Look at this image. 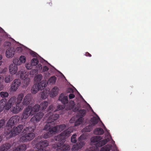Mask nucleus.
Segmentation results:
<instances>
[{"label":"nucleus","mask_w":151,"mask_h":151,"mask_svg":"<svg viewBox=\"0 0 151 151\" xmlns=\"http://www.w3.org/2000/svg\"><path fill=\"white\" fill-rule=\"evenodd\" d=\"M20 117L18 116H14L12 117L8 121L5 129V133L7 134H10L11 137L19 135L21 132L23 128V125H19L17 127L12 129V127L16 123H18Z\"/></svg>","instance_id":"nucleus-1"},{"label":"nucleus","mask_w":151,"mask_h":151,"mask_svg":"<svg viewBox=\"0 0 151 151\" xmlns=\"http://www.w3.org/2000/svg\"><path fill=\"white\" fill-rule=\"evenodd\" d=\"M72 131V130L69 128L58 135L55 139L56 140L59 142L58 144H54L53 145V147L57 151H64L70 150L69 145L64 144L63 142L65 141V137H68Z\"/></svg>","instance_id":"nucleus-2"},{"label":"nucleus","mask_w":151,"mask_h":151,"mask_svg":"<svg viewBox=\"0 0 151 151\" xmlns=\"http://www.w3.org/2000/svg\"><path fill=\"white\" fill-rule=\"evenodd\" d=\"M56 110H54L53 105H51L49 106L47 112V113L46 114V117H48V119L47 120V124L45 125L44 130L47 131H54V127L50 125V124H53L52 123L57 120L59 117V116L58 114H53V112L56 111Z\"/></svg>","instance_id":"nucleus-3"},{"label":"nucleus","mask_w":151,"mask_h":151,"mask_svg":"<svg viewBox=\"0 0 151 151\" xmlns=\"http://www.w3.org/2000/svg\"><path fill=\"white\" fill-rule=\"evenodd\" d=\"M35 129V126L28 127L23 129L21 134L24 135L20 138V141L23 142L30 141L35 137V134L33 132Z\"/></svg>","instance_id":"nucleus-4"},{"label":"nucleus","mask_w":151,"mask_h":151,"mask_svg":"<svg viewBox=\"0 0 151 151\" xmlns=\"http://www.w3.org/2000/svg\"><path fill=\"white\" fill-rule=\"evenodd\" d=\"M107 136H108V138L101 140L102 139V138L100 136L93 137L91 139V141L92 142H97L95 146L98 147H101L106 145L107 142L109 141V137L111 138V135L109 134Z\"/></svg>","instance_id":"nucleus-5"},{"label":"nucleus","mask_w":151,"mask_h":151,"mask_svg":"<svg viewBox=\"0 0 151 151\" xmlns=\"http://www.w3.org/2000/svg\"><path fill=\"white\" fill-rule=\"evenodd\" d=\"M46 81H42L40 83L35 84L32 87L31 89L32 94L36 93L39 90H42L46 86Z\"/></svg>","instance_id":"nucleus-6"},{"label":"nucleus","mask_w":151,"mask_h":151,"mask_svg":"<svg viewBox=\"0 0 151 151\" xmlns=\"http://www.w3.org/2000/svg\"><path fill=\"white\" fill-rule=\"evenodd\" d=\"M24 96V94L22 93H21L18 95L16 102V107H14L13 110V112L14 113H18L23 109V107L21 105V103Z\"/></svg>","instance_id":"nucleus-7"},{"label":"nucleus","mask_w":151,"mask_h":151,"mask_svg":"<svg viewBox=\"0 0 151 151\" xmlns=\"http://www.w3.org/2000/svg\"><path fill=\"white\" fill-rule=\"evenodd\" d=\"M86 138L84 134H82L78 138V142L73 146L72 150H77L81 148L85 144V142L83 141Z\"/></svg>","instance_id":"nucleus-8"},{"label":"nucleus","mask_w":151,"mask_h":151,"mask_svg":"<svg viewBox=\"0 0 151 151\" xmlns=\"http://www.w3.org/2000/svg\"><path fill=\"white\" fill-rule=\"evenodd\" d=\"M32 96L31 94H27L24 97L22 101V104L24 105L29 106L32 103Z\"/></svg>","instance_id":"nucleus-9"},{"label":"nucleus","mask_w":151,"mask_h":151,"mask_svg":"<svg viewBox=\"0 0 151 151\" xmlns=\"http://www.w3.org/2000/svg\"><path fill=\"white\" fill-rule=\"evenodd\" d=\"M43 115L44 114L43 113L41 112L38 113L31 119L30 121L31 122L35 124L40 122Z\"/></svg>","instance_id":"nucleus-10"},{"label":"nucleus","mask_w":151,"mask_h":151,"mask_svg":"<svg viewBox=\"0 0 151 151\" xmlns=\"http://www.w3.org/2000/svg\"><path fill=\"white\" fill-rule=\"evenodd\" d=\"M21 81L19 79H15L13 81L11 86V89L12 91L15 92L20 86Z\"/></svg>","instance_id":"nucleus-11"},{"label":"nucleus","mask_w":151,"mask_h":151,"mask_svg":"<svg viewBox=\"0 0 151 151\" xmlns=\"http://www.w3.org/2000/svg\"><path fill=\"white\" fill-rule=\"evenodd\" d=\"M30 115H33L31 111V109L29 107L26 108L24 110L21 116L22 119H27Z\"/></svg>","instance_id":"nucleus-12"},{"label":"nucleus","mask_w":151,"mask_h":151,"mask_svg":"<svg viewBox=\"0 0 151 151\" xmlns=\"http://www.w3.org/2000/svg\"><path fill=\"white\" fill-rule=\"evenodd\" d=\"M49 145L48 141L47 140H41L38 142L35 145V147L37 149L41 148L44 149Z\"/></svg>","instance_id":"nucleus-13"},{"label":"nucleus","mask_w":151,"mask_h":151,"mask_svg":"<svg viewBox=\"0 0 151 151\" xmlns=\"http://www.w3.org/2000/svg\"><path fill=\"white\" fill-rule=\"evenodd\" d=\"M15 54V50L13 47H10L5 52V55L8 58H12Z\"/></svg>","instance_id":"nucleus-14"},{"label":"nucleus","mask_w":151,"mask_h":151,"mask_svg":"<svg viewBox=\"0 0 151 151\" xmlns=\"http://www.w3.org/2000/svg\"><path fill=\"white\" fill-rule=\"evenodd\" d=\"M4 101V99L1 100V112L5 108L6 110H9L11 108V106L12 105L11 104H9L8 102L6 105L7 100L5 99L4 102V103L3 104V102Z\"/></svg>","instance_id":"nucleus-15"},{"label":"nucleus","mask_w":151,"mask_h":151,"mask_svg":"<svg viewBox=\"0 0 151 151\" xmlns=\"http://www.w3.org/2000/svg\"><path fill=\"white\" fill-rule=\"evenodd\" d=\"M66 127L65 124H62L54 127V131L55 133L59 132L64 130Z\"/></svg>","instance_id":"nucleus-16"},{"label":"nucleus","mask_w":151,"mask_h":151,"mask_svg":"<svg viewBox=\"0 0 151 151\" xmlns=\"http://www.w3.org/2000/svg\"><path fill=\"white\" fill-rule=\"evenodd\" d=\"M19 75H20V77L21 79L24 80V83L26 82L25 85L26 86H28L29 83L30 82V79L29 78H26L24 76V74L22 71H20L18 72Z\"/></svg>","instance_id":"nucleus-17"},{"label":"nucleus","mask_w":151,"mask_h":151,"mask_svg":"<svg viewBox=\"0 0 151 151\" xmlns=\"http://www.w3.org/2000/svg\"><path fill=\"white\" fill-rule=\"evenodd\" d=\"M17 67L16 65L11 64L9 68V72L12 75L15 74L17 71Z\"/></svg>","instance_id":"nucleus-18"},{"label":"nucleus","mask_w":151,"mask_h":151,"mask_svg":"<svg viewBox=\"0 0 151 151\" xmlns=\"http://www.w3.org/2000/svg\"><path fill=\"white\" fill-rule=\"evenodd\" d=\"M75 118L72 117L70 120V122L71 123H73L74 122L75 126H76L80 125L82 122V117H80L76 121H75L74 120Z\"/></svg>","instance_id":"nucleus-19"},{"label":"nucleus","mask_w":151,"mask_h":151,"mask_svg":"<svg viewBox=\"0 0 151 151\" xmlns=\"http://www.w3.org/2000/svg\"><path fill=\"white\" fill-rule=\"evenodd\" d=\"M58 100L61 101L62 103L64 104H67L68 102L67 96H64L62 94L60 95L58 98Z\"/></svg>","instance_id":"nucleus-20"},{"label":"nucleus","mask_w":151,"mask_h":151,"mask_svg":"<svg viewBox=\"0 0 151 151\" xmlns=\"http://www.w3.org/2000/svg\"><path fill=\"white\" fill-rule=\"evenodd\" d=\"M59 91V89L56 86L54 87L51 90L50 92L51 97L55 96L58 94Z\"/></svg>","instance_id":"nucleus-21"},{"label":"nucleus","mask_w":151,"mask_h":151,"mask_svg":"<svg viewBox=\"0 0 151 151\" xmlns=\"http://www.w3.org/2000/svg\"><path fill=\"white\" fill-rule=\"evenodd\" d=\"M29 108L31 109V111L33 115L36 112L39 111L40 109V110L39 105L38 104H36L34 106L30 107Z\"/></svg>","instance_id":"nucleus-22"},{"label":"nucleus","mask_w":151,"mask_h":151,"mask_svg":"<svg viewBox=\"0 0 151 151\" xmlns=\"http://www.w3.org/2000/svg\"><path fill=\"white\" fill-rule=\"evenodd\" d=\"M75 102L71 100L69 101L68 105L69 106V109H72L74 111H77L78 110V108L76 107L75 108Z\"/></svg>","instance_id":"nucleus-23"},{"label":"nucleus","mask_w":151,"mask_h":151,"mask_svg":"<svg viewBox=\"0 0 151 151\" xmlns=\"http://www.w3.org/2000/svg\"><path fill=\"white\" fill-rule=\"evenodd\" d=\"M1 79L3 80H4L6 83H9L12 80V76L10 75L6 76L5 78L1 75Z\"/></svg>","instance_id":"nucleus-24"},{"label":"nucleus","mask_w":151,"mask_h":151,"mask_svg":"<svg viewBox=\"0 0 151 151\" xmlns=\"http://www.w3.org/2000/svg\"><path fill=\"white\" fill-rule=\"evenodd\" d=\"M11 147V145L9 143H5L1 147V151H7Z\"/></svg>","instance_id":"nucleus-25"},{"label":"nucleus","mask_w":151,"mask_h":151,"mask_svg":"<svg viewBox=\"0 0 151 151\" xmlns=\"http://www.w3.org/2000/svg\"><path fill=\"white\" fill-rule=\"evenodd\" d=\"M93 132L95 134L101 135L104 134V131L101 128L98 127L97 128L94 130Z\"/></svg>","instance_id":"nucleus-26"},{"label":"nucleus","mask_w":151,"mask_h":151,"mask_svg":"<svg viewBox=\"0 0 151 151\" xmlns=\"http://www.w3.org/2000/svg\"><path fill=\"white\" fill-rule=\"evenodd\" d=\"M55 131L51 130L45 133L43 135V137L45 139H47L51 136L53 134H55Z\"/></svg>","instance_id":"nucleus-27"},{"label":"nucleus","mask_w":151,"mask_h":151,"mask_svg":"<svg viewBox=\"0 0 151 151\" xmlns=\"http://www.w3.org/2000/svg\"><path fill=\"white\" fill-rule=\"evenodd\" d=\"M48 105V103L47 101H45L42 102L39 105L40 110L42 111L45 110L46 108Z\"/></svg>","instance_id":"nucleus-28"},{"label":"nucleus","mask_w":151,"mask_h":151,"mask_svg":"<svg viewBox=\"0 0 151 151\" xmlns=\"http://www.w3.org/2000/svg\"><path fill=\"white\" fill-rule=\"evenodd\" d=\"M27 149L26 146L25 144H22L19 145L14 150V151H22L25 150Z\"/></svg>","instance_id":"nucleus-29"},{"label":"nucleus","mask_w":151,"mask_h":151,"mask_svg":"<svg viewBox=\"0 0 151 151\" xmlns=\"http://www.w3.org/2000/svg\"><path fill=\"white\" fill-rule=\"evenodd\" d=\"M100 119L99 117L97 118L96 117H93L91 119V121L92 123V125L93 126L97 124L99 121V120Z\"/></svg>","instance_id":"nucleus-30"},{"label":"nucleus","mask_w":151,"mask_h":151,"mask_svg":"<svg viewBox=\"0 0 151 151\" xmlns=\"http://www.w3.org/2000/svg\"><path fill=\"white\" fill-rule=\"evenodd\" d=\"M111 147V145H107L101 148L100 151H110Z\"/></svg>","instance_id":"nucleus-31"},{"label":"nucleus","mask_w":151,"mask_h":151,"mask_svg":"<svg viewBox=\"0 0 151 151\" xmlns=\"http://www.w3.org/2000/svg\"><path fill=\"white\" fill-rule=\"evenodd\" d=\"M16 98L15 97L13 96L11 97L8 101L9 104L13 105L16 102Z\"/></svg>","instance_id":"nucleus-32"},{"label":"nucleus","mask_w":151,"mask_h":151,"mask_svg":"<svg viewBox=\"0 0 151 151\" xmlns=\"http://www.w3.org/2000/svg\"><path fill=\"white\" fill-rule=\"evenodd\" d=\"M2 37L4 38H7L8 37L7 34L3 29L1 27V37Z\"/></svg>","instance_id":"nucleus-33"},{"label":"nucleus","mask_w":151,"mask_h":151,"mask_svg":"<svg viewBox=\"0 0 151 151\" xmlns=\"http://www.w3.org/2000/svg\"><path fill=\"white\" fill-rule=\"evenodd\" d=\"M38 63V60L37 58H34L31 60V64L32 66H35L37 65Z\"/></svg>","instance_id":"nucleus-34"},{"label":"nucleus","mask_w":151,"mask_h":151,"mask_svg":"<svg viewBox=\"0 0 151 151\" xmlns=\"http://www.w3.org/2000/svg\"><path fill=\"white\" fill-rule=\"evenodd\" d=\"M42 78V75L41 74H39L35 77L34 79L35 81L39 82L41 81Z\"/></svg>","instance_id":"nucleus-35"},{"label":"nucleus","mask_w":151,"mask_h":151,"mask_svg":"<svg viewBox=\"0 0 151 151\" xmlns=\"http://www.w3.org/2000/svg\"><path fill=\"white\" fill-rule=\"evenodd\" d=\"M97 147L96 146L91 147L86 149L85 151H97Z\"/></svg>","instance_id":"nucleus-36"},{"label":"nucleus","mask_w":151,"mask_h":151,"mask_svg":"<svg viewBox=\"0 0 151 151\" xmlns=\"http://www.w3.org/2000/svg\"><path fill=\"white\" fill-rule=\"evenodd\" d=\"M92 129V126L91 125H89L88 126L86 127L83 129V131L86 132H90Z\"/></svg>","instance_id":"nucleus-37"},{"label":"nucleus","mask_w":151,"mask_h":151,"mask_svg":"<svg viewBox=\"0 0 151 151\" xmlns=\"http://www.w3.org/2000/svg\"><path fill=\"white\" fill-rule=\"evenodd\" d=\"M9 93L6 92L2 91L1 92V97L6 98L9 96Z\"/></svg>","instance_id":"nucleus-38"},{"label":"nucleus","mask_w":151,"mask_h":151,"mask_svg":"<svg viewBox=\"0 0 151 151\" xmlns=\"http://www.w3.org/2000/svg\"><path fill=\"white\" fill-rule=\"evenodd\" d=\"M76 134H73L71 137V142L73 143L76 142L77 140L76 139Z\"/></svg>","instance_id":"nucleus-39"},{"label":"nucleus","mask_w":151,"mask_h":151,"mask_svg":"<svg viewBox=\"0 0 151 151\" xmlns=\"http://www.w3.org/2000/svg\"><path fill=\"white\" fill-rule=\"evenodd\" d=\"M13 62V63L12 64H15V65H16L17 66V65H20L21 64L20 61L18 59L16 58L14 59Z\"/></svg>","instance_id":"nucleus-40"},{"label":"nucleus","mask_w":151,"mask_h":151,"mask_svg":"<svg viewBox=\"0 0 151 151\" xmlns=\"http://www.w3.org/2000/svg\"><path fill=\"white\" fill-rule=\"evenodd\" d=\"M79 113L80 114L81 116L83 117L85 115L86 113V110L84 109H81L79 111Z\"/></svg>","instance_id":"nucleus-41"},{"label":"nucleus","mask_w":151,"mask_h":151,"mask_svg":"<svg viewBox=\"0 0 151 151\" xmlns=\"http://www.w3.org/2000/svg\"><path fill=\"white\" fill-rule=\"evenodd\" d=\"M49 80L52 84H54L56 81V78L54 76L50 78Z\"/></svg>","instance_id":"nucleus-42"},{"label":"nucleus","mask_w":151,"mask_h":151,"mask_svg":"<svg viewBox=\"0 0 151 151\" xmlns=\"http://www.w3.org/2000/svg\"><path fill=\"white\" fill-rule=\"evenodd\" d=\"M26 58L25 56H21L20 57L19 60L20 62L22 63H24L26 61Z\"/></svg>","instance_id":"nucleus-43"},{"label":"nucleus","mask_w":151,"mask_h":151,"mask_svg":"<svg viewBox=\"0 0 151 151\" xmlns=\"http://www.w3.org/2000/svg\"><path fill=\"white\" fill-rule=\"evenodd\" d=\"M41 95V98L44 99H45L47 98V94L45 93L44 91H42L40 93Z\"/></svg>","instance_id":"nucleus-44"},{"label":"nucleus","mask_w":151,"mask_h":151,"mask_svg":"<svg viewBox=\"0 0 151 151\" xmlns=\"http://www.w3.org/2000/svg\"><path fill=\"white\" fill-rule=\"evenodd\" d=\"M67 92L68 93H73L74 92V91L72 88H69L67 90Z\"/></svg>","instance_id":"nucleus-45"},{"label":"nucleus","mask_w":151,"mask_h":151,"mask_svg":"<svg viewBox=\"0 0 151 151\" xmlns=\"http://www.w3.org/2000/svg\"><path fill=\"white\" fill-rule=\"evenodd\" d=\"M32 66L31 64H30L28 63L26 65V67L28 70L31 69L32 68Z\"/></svg>","instance_id":"nucleus-46"},{"label":"nucleus","mask_w":151,"mask_h":151,"mask_svg":"<svg viewBox=\"0 0 151 151\" xmlns=\"http://www.w3.org/2000/svg\"><path fill=\"white\" fill-rule=\"evenodd\" d=\"M11 45V43L9 42H6L4 44V46L8 47H9Z\"/></svg>","instance_id":"nucleus-47"},{"label":"nucleus","mask_w":151,"mask_h":151,"mask_svg":"<svg viewBox=\"0 0 151 151\" xmlns=\"http://www.w3.org/2000/svg\"><path fill=\"white\" fill-rule=\"evenodd\" d=\"M69 98L70 99H73V98H74L75 96V95L73 93H70L69 95Z\"/></svg>","instance_id":"nucleus-48"},{"label":"nucleus","mask_w":151,"mask_h":151,"mask_svg":"<svg viewBox=\"0 0 151 151\" xmlns=\"http://www.w3.org/2000/svg\"><path fill=\"white\" fill-rule=\"evenodd\" d=\"M48 69V68L47 66H45L43 67V71L44 72L47 71Z\"/></svg>","instance_id":"nucleus-49"},{"label":"nucleus","mask_w":151,"mask_h":151,"mask_svg":"<svg viewBox=\"0 0 151 151\" xmlns=\"http://www.w3.org/2000/svg\"><path fill=\"white\" fill-rule=\"evenodd\" d=\"M30 55L34 57H35L36 56V53L33 51L30 52Z\"/></svg>","instance_id":"nucleus-50"},{"label":"nucleus","mask_w":151,"mask_h":151,"mask_svg":"<svg viewBox=\"0 0 151 151\" xmlns=\"http://www.w3.org/2000/svg\"><path fill=\"white\" fill-rule=\"evenodd\" d=\"M85 55L87 57H91V55L88 52L86 53Z\"/></svg>","instance_id":"nucleus-51"},{"label":"nucleus","mask_w":151,"mask_h":151,"mask_svg":"<svg viewBox=\"0 0 151 151\" xmlns=\"http://www.w3.org/2000/svg\"><path fill=\"white\" fill-rule=\"evenodd\" d=\"M38 150L35 151H46L45 149H42L40 148L38 149Z\"/></svg>","instance_id":"nucleus-52"},{"label":"nucleus","mask_w":151,"mask_h":151,"mask_svg":"<svg viewBox=\"0 0 151 151\" xmlns=\"http://www.w3.org/2000/svg\"><path fill=\"white\" fill-rule=\"evenodd\" d=\"M62 107L61 106H58L57 107V110H60L61 109Z\"/></svg>","instance_id":"nucleus-53"},{"label":"nucleus","mask_w":151,"mask_h":151,"mask_svg":"<svg viewBox=\"0 0 151 151\" xmlns=\"http://www.w3.org/2000/svg\"><path fill=\"white\" fill-rule=\"evenodd\" d=\"M0 121H1V125H2V126L3 125L4 123V120L2 119H1Z\"/></svg>","instance_id":"nucleus-54"},{"label":"nucleus","mask_w":151,"mask_h":151,"mask_svg":"<svg viewBox=\"0 0 151 151\" xmlns=\"http://www.w3.org/2000/svg\"><path fill=\"white\" fill-rule=\"evenodd\" d=\"M7 70V69L6 68H4L3 70H2L1 73H1H4V72H6Z\"/></svg>","instance_id":"nucleus-55"},{"label":"nucleus","mask_w":151,"mask_h":151,"mask_svg":"<svg viewBox=\"0 0 151 151\" xmlns=\"http://www.w3.org/2000/svg\"><path fill=\"white\" fill-rule=\"evenodd\" d=\"M38 66L39 67V69H42V65L41 64H39V65H38Z\"/></svg>","instance_id":"nucleus-56"},{"label":"nucleus","mask_w":151,"mask_h":151,"mask_svg":"<svg viewBox=\"0 0 151 151\" xmlns=\"http://www.w3.org/2000/svg\"><path fill=\"white\" fill-rule=\"evenodd\" d=\"M17 49H20V51H21L22 50V49H21V48L18 47Z\"/></svg>","instance_id":"nucleus-57"},{"label":"nucleus","mask_w":151,"mask_h":151,"mask_svg":"<svg viewBox=\"0 0 151 151\" xmlns=\"http://www.w3.org/2000/svg\"><path fill=\"white\" fill-rule=\"evenodd\" d=\"M0 58H1V60L2 58V55H1Z\"/></svg>","instance_id":"nucleus-58"},{"label":"nucleus","mask_w":151,"mask_h":151,"mask_svg":"<svg viewBox=\"0 0 151 151\" xmlns=\"http://www.w3.org/2000/svg\"><path fill=\"white\" fill-rule=\"evenodd\" d=\"M28 151H34V150H30Z\"/></svg>","instance_id":"nucleus-59"},{"label":"nucleus","mask_w":151,"mask_h":151,"mask_svg":"<svg viewBox=\"0 0 151 151\" xmlns=\"http://www.w3.org/2000/svg\"><path fill=\"white\" fill-rule=\"evenodd\" d=\"M49 4L50 5H51L52 4V3H49Z\"/></svg>","instance_id":"nucleus-60"},{"label":"nucleus","mask_w":151,"mask_h":151,"mask_svg":"<svg viewBox=\"0 0 151 151\" xmlns=\"http://www.w3.org/2000/svg\"><path fill=\"white\" fill-rule=\"evenodd\" d=\"M104 126V129H105V130H106V129H106V127H105V126Z\"/></svg>","instance_id":"nucleus-61"},{"label":"nucleus","mask_w":151,"mask_h":151,"mask_svg":"<svg viewBox=\"0 0 151 151\" xmlns=\"http://www.w3.org/2000/svg\"><path fill=\"white\" fill-rule=\"evenodd\" d=\"M1 64H0L1 65Z\"/></svg>","instance_id":"nucleus-62"},{"label":"nucleus","mask_w":151,"mask_h":151,"mask_svg":"<svg viewBox=\"0 0 151 151\" xmlns=\"http://www.w3.org/2000/svg\"><path fill=\"white\" fill-rule=\"evenodd\" d=\"M34 71H35H35H36V70H34Z\"/></svg>","instance_id":"nucleus-63"},{"label":"nucleus","mask_w":151,"mask_h":151,"mask_svg":"<svg viewBox=\"0 0 151 151\" xmlns=\"http://www.w3.org/2000/svg\"><path fill=\"white\" fill-rule=\"evenodd\" d=\"M1 140H0L1 142Z\"/></svg>","instance_id":"nucleus-64"}]
</instances>
